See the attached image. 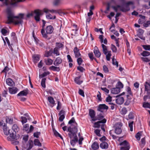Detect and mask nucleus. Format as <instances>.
<instances>
[{
	"label": "nucleus",
	"instance_id": "obj_52",
	"mask_svg": "<svg viewBox=\"0 0 150 150\" xmlns=\"http://www.w3.org/2000/svg\"><path fill=\"white\" fill-rule=\"evenodd\" d=\"M53 53L54 54H56V55H59L60 53L58 51L57 48L55 47L54 49Z\"/></svg>",
	"mask_w": 150,
	"mask_h": 150
},
{
	"label": "nucleus",
	"instance_id": "obj_28",
	"mask_svg": "<svg viewBox=\"0 0 150 150\" xmlns=\"http://www.w3.org/2000/svg\"><path fill=\"white\" fill-rule=\"evenodd\" d=\"M92 148L93 149H98L99 148V144L96 142H94L92 145Z\"/></svg>",
	"mask_w": 150,
	"mask_h": 150
},
{
	"label": "nucleus",
	"instance_id": "obj_36",
	"mask_svg": "<svg viewBox=\"0 0 150 150\" xmlns=\"http://www.w3.org/2000/svg\"><path fill=\"white\" fill-rule=\"evenodd\" d=\"M6 121L7 123H9L10 124H12L13 122V119L9 117H6Z\"/></svg>",
	"mask_w": 150,
	"mask_h": 150
},
{
	"label": "nucleus",
	"instance_id": "obj_43",
	"mask_svg": "<svg viewBox=\"0 0 150 150\" xmlns=\"http://www.w3.org/2000/svg\"><path fill=\"white\" fill-rule=\"evenodd\" d=\"M134 122L133 121L130 122L129 123V127L130 128V130L131 131H132L133 130V124Z\"/></svg>",
	"mask_w": 150,
	"mask_h": 150
},
{
	"label": "nucleus",
	"instance_id": "obj_6",
	"mask_svg": "<svg viewBox=\"0 0 150 150\" xmlns=\"http://www.w3.org/2000/svg\"><path fill=\"white\" fill-rule=\"evenodd\" d=\"M119 145L120 146H122L120 148V150H122L124 149L130 148V146L129 143L126 141L124 140L123 142L120 143Z\"/></svg>",
	"mask_w": 150,
	"mask_h": 150
},
{
	"label": "nucleus",
	"instance_id": "obj_47",
	"mask_svg": "<svg viewBox=\"0 0 150 150\" xmlns=\"http://www.w3.org/2000/svg\"><path fill=\"white\" fill-rule=\"evenodd\" d=\"M53 131L54 135L56 137H59L61 139H63V138L61 136V135L56 130H54Z\"/></svg>",
	"mask_w": 150,
	"mask_h": 150
},
{
	"label": "nucleus",
	"instance_id": "obj_12",
	"mask_svg": "<svg viewBox=\"0 0 150 150\" xmlns=\"http://www.w3.org/2000/svg\"><path fill=\"white\" fill-rule=\"evenodd\" d=\"M28 93V90L26 88L20 91L17 95L18 96H26Z\"/></svg>",
	"mask_w": 150,
	"mask_h": 150
},
{
	"label": "nucleus",
	"instance_id": "obj_60",
	"mask_svg": "<svg viewBox=\"0 0 150 150\" xmlns=\"http://www.w3.org/2000/svg\"><path fill=\"white\" fill-rule=\"evenodd\" d=\"M77 69L81 72H83L85 70V69L83 67L80 66L78 67H77Z\"/></svg>",
	"mask_w": 150,
	"mask_h": 150
},
{
	"label": "nucleus",
	"instance_id": "obj_5",
	"mask_svg": "<svg viewBox=\"0 0 150 150\" xmlns=\"http://www.w3.org/2000/svg\"><path fill=\"white\" fill-rule=\"evenodd\" d=\"M7 139L8 140L11 141V144L14 145H17L19 143L18 141L16 140L17 139L15 134L13 132H12L11 134H10V135L7 137Z\"/></svg>",
	"mask_w": 150,
	"mask_h": 150
},
{
	"label": "nucleus",
	"instance_id": "obj_16",
	"mask_svg": "<svg viewBox=\"0 0 150 150\" xmlns=\"http://www.w3.org/2000/svg\"><path fill=\"white\" fill-rule=\"evenodd\" d=\"M118 97L116 100V103L117 104L119 105L122 104L124 102V100L123 97L118 96Z\"/></svg>",
	"mask_w": 150,
	"mask_h": 150
},
{
	"label": "nucleus",
	"instance_id": "obj_42",
	"mask_svg": "<svg viewBox=\"0 0 150 150\" xmlns=\"http://www.w3.org/2000/svg\"><path fill=\"white\" fill-rule=\"evenodd\" d=\"M10 4L13 6H17L16 0H11V2L10 3Z\"/></svg>",
	"mask_w": 150,
	"mask_h": 150
},
{
	"label": "nucleus",
	"instance_id": "obj_11",
	"mask_svg": "<svg viewBox=\"0 0 150 150\" xmlns=\"http://www.w3.org/2000/svg\"><path fill=\"white\" fill-rule=\"evenodd\" d=\"M93 52L96 57L97 58H99L101 56V54L97 47L96 46L94 47Z\"/></svg>",
	"mask_w": 150,
	"mask_h": 150
},
{
	"label": "nucleus",
	"instance_id": "obj_15",
	"mask_svg": "<svg viewBox=\"0 0 150 150\" xmlns=\"http://www.w3.org/2000/svg\"><path fill=\"white\" fill-rule=\"evenodd\" d=\"M106 120L105 118H103L102 120L95 122L94 123V125L95 126V127L97 128H99L100 127V123H105L106 122Z\"/></svg>",
	"mask_w": 150,
	"mask_h": 150
},
{
	"label": "nucleus",
	"instance_id": "obj_33",
	"mask_svg": "<svg viewBox=\"0 0 150 150\" xmlns=\"http://www.w3.org/2000/svg\"><path fill=\"white\" fill-rule=\"evenodd\" d=\"M127 112V110L125 108H122L120 111V113L122 115H125Z\"/></svg>",
	"mask_w": 150,
	"mask_h": 150
},
{
	"label": "nucleus",
	"instance_id": "obj_49",
	"mask_svg": "<svg viewBox=\"0 0 150 150\" xmlns=\"http://www.w3.org/2000/svg\"><path fill=\"white\" fill-rule=\"evenodd\" d=\"M29 129V125L28 124H26L24 125L23 126V130L26 131H28Z\"/></svg>",
	"mask_w": 150,
	"mask_h": 150
},
{
	"label": "nucleus",
	"instance_id": "obj_14",
	"mask_svg": "<svg viewBox=\"0 0 150 150\" xmlns=\"http://www.w3.org/2000/svg\"><path fill=\"white\" fill-rule=\"evenodd\" d=\"M104 117V113L100 112L99 113H98L97 116L95 117V119H93L94 121H95L97 120H101L103 119Z\"/></svg>",
	"mask_w": 150,
	"mask_h": 150
},
{
	"label": "nucleus",
	"instance_id": "obj_41",
	"mask_svg": "<svg viewBox=\"0 0 150 150\" xmlns=\"http://www.w3.org/2000/svg\"><path fill=\"white\" fill-rule=\"evenodd\" d=\"M56 47L58 49L63 48L64 47V45L62 43L60 42H56Z\"/></svg>",
	"mask_w": 150,
	"mask_h": 150
},
{
	"label": "nucleus",
	"instance_id": "obj_50",
	"mask_svg": "<svg viewBox=\"0 0 150 150\" xmlns=\"http://www.w3.org/2000/svg\"><path fill=\"white\" fill-rule=\"evenodd\" d=\"M9 70V68L7 66H6L5 67L4 69L1 71V73H4L5 74V75H6L7 72Z\"/></svg>",
	"mask_w": 150,
	"mask_h": 150
},
{
	"label": "nucleus",
	"instance_id": "obj_55",
	"mask_svg": "<svg viewBox=\"0 0 150 150\" xmlns=\"http://www.w3.org/2000/svg\"><path fill=\"white\" fill-rule=\"evenodd\" d=\"M114 56H113V57L112 59V63L113 65H116L117 67H118V62H117V61H116L115 62V58H114Z\"/></svg>",
	"mask_w": 150,
	"mask_h": 150
},
{
	"label": "nucleus",
	"instance_id": "obj_24",
	"mask_svg": "<svg viewBox=\"0 0 150 150\" xmlns=\"http://www.w3.org/2000/svg\"><path fill=\"white\" fill-rule=\"evenodd\" d=\"M3 130L4 134L6 135H8L9 134L10 135V134H11V133L10 130H8V128L6 126H4Z\"/></svg>",
	"mask_w": 150,
	"mask_h": 150
},
{
	"label": "nucleus",
	"instance_id": "obj_26",
	"mask_svg": "<svg viewBox=\"0 0 150 150\" xmlns=\"http://www.w3.org/2000/svg\"><path fill=\"white\" fill-rule=\"evenodd\" d=\"M49 69L50 70L57 72L59 71L60 70V68L59 67H57L54 66L50 67Z\"/></svg>",
	"mask_w": 150,
	"mask_h": 150
},
{
	"label": "nucleus",
	"instance_id": "obj_61",
	"mask_svg": "<svg viewBox=\"0 0 150 150\" xmlns=\"http://www.w3.org/2000/svg\"><path fill=\"white\" fill-rule=\"evenodd\" d=\"M40 134V132H36L34 133L33 136L34 137H35L37 138L39 137V136Z\"/></svg>",
	"mask_w": 150,
	"mask_h": 150
},
{
	"label": "nucleus",
	"instance_id": "obj_31",
	"mask_svg": "<svg viewBox=\"0 0 150 150\" xmlns=\"http://www.w3.org/2000/svg\"><path fill=\"white\" fill-rule=\"evenodd\" d=\"M12 129L16 133L19 130V128L16 124H14L12 127Z\"/></svg>",
	"mask_w": 150,
	"mask_h": 150
},
{
	"label": "nucleus",
	"instance_id": "obj_64",
	"mask_svg": "<svg viewBox=\"0 0 150 150\" xmlns=\"http://www.w3.org/2000/svg\"><path fill=\"white\" fill-rule=\"evenodd\" d=\"M150 25V21H148L146 23H144V24L143 25L145 27H147L149 26Z\"/></svg>",
	"mask_w": 150,
	"mask_h": 150
},
{
	"label": "nucleus",
	"instance_id": "obj_21",
	"mask_svg": "<svg viewBox=\"0 0 150 150\" xmlns=\"http://www.w3.org/2000/svg\"><path fill=\"white\" fill-rule=\"evenodd\" d=\"M120 91V88L116 87V88H113L111 89V93L113 94H117Z\"/></svg>",
	"mask_w": 150,
	"mask_h": 150
},
{
	"label": "nucleus",
	"instance_id": "obj_4",
	"mask_svg": "<svg viewBox=\"0 0 150 150\" xmlns=\"http://www.w3.org/2000/svg\"><path fill=\"white\" fill-rule=\"evenodd\" d=\"M54 30V28L51 25L47 26L45 28L46 33H45V29L43 28L41 30V33L43 37L45 38H47L48 37L47 34H50L52 33Z\"/></svg>",
	"mask_w": 150,
	"mask_h": 150
},
{
	"label": "nucleus",
	"instance_id": "obj_22",
	"mask_svg": "<svg viewBox=\"0 0 150 150\" xmlns=\"http://www.w3.org/2000/svg\"><path fill=\"white\" fill-rule=\"evenodd\" d=\"M100 147L102 149H106L108 147V144L105 142H103L100 144Z\"/></svg>",
	"mask_w": 150,
	"mask_h": 150
},
{
	"label": "nucleus",
	"instance_id": "obj_27",
	"mask_svg": "<svg viewBox=\"0 0 150 150\" xmlns=\"http://www.w3.org/2000/svg\"><path fill=\"white\" fill-rule=\"evenodd\" d=\"M45 62L47 65H50L52 64L53 61L51 59L47 58V59H45Z\"/></svg>",
	"mask_w": 150,
	"mask_h": 150
},
{
	"label": "nucleus",
	"instance_id": "obj_39",
	"mask_svg": "<svg viewBox=\"0 0 150 150\" xmlns=\"http://www.w3.org/2000/svg\"><path fill=\"white\" fill-rule=\"evenodd\" d=\"M50 74V72L49 71L45 72L41 74L40 75L39 77L40 78H43Z\"/></svg>",
	"mask_w": 150,
	"mask_h": 150
},
{
	"label": "nucleus",
	"instance_id": "obj_19",
	"mask_svg": "<svg viewBox=\"0 0 150 150\" xmlns=\"http://www.w3.org/2000/svg\"><path fill=\"white\" fill-rule=\"evenodd\" d=\"M6 84L9 86H13L15 85V83L12 79L10 78H8L6 80Z\"/></svg>",
	"mask_w": 150,
	"mask_h": 150
},
{
	"label": "nucleus",
	"instance_id": "obj_20",
	"mask_svg": "<svg viewBox=\"0 0 150 150\" xmlns=\"http://www.w3.org/2000/svg\"><path fill=\"white\" fill-rule=\"evenodd\" d=\"M47 100L51 104V107H53L55 105V101L52 97H48L47 98Z\"/></svg>",
	"mask_w": 150,
	"mask_h": 150
},
{
	"label": "nucleus",
	"instance_id": "obj_18",
	"mask_svg": "<svg viewBox=\"0 0 150 150\" xmlns=\"http://www.w3.org/2000/svg\"><path fill=\"white\" fill-rule=\"evenodd\" d=\"M62 62V59L59 57L56 58L55 61H54L53 64L55 66H58Z\"/></svg>",
	"mask_w": 150,
	"mask_h": 150
},
{
	"label": "nucleus",
	"instance_id": "obj_2",
	"mask_svg": "<svg viewBox=\"0 0 150 150\" xmlns=\"http://www.w3.org/2000/svg\"><path fill=\"white\" fill-rule=\"evenodd\" d=\"M6 13L7 15V21L6 23L10 24L13 22V19L15 18L21 19L22 20L23 18L24 14L23 13H20L18 16H15L14 13L12 12L11 8L8 7L6 9Z\"/></svg>",
	"mask_w": 150,
	"mask_h": 150
},
{
	"label": "nucleus",
	"instance_id": "obj_32",
	"mask_svg": "<svg viewBox=\"0 0 150 150\" xmlns=\"http://www.w3.org/2000/svg\"><path fill=\"white\" fill-rule=\"evenodd\" d=\"M123 84L120 81H119L117 83V84L116 85V87L120 88V89L121 88H122L123 87Z\"/></svg>",
	"mask_w": 150,
	"mask_h": 150
},
{
	"label": "nucleus",
	"instance_id": "obj_59",
	"mask_svg": "<svg viewBox=\"0 0 150 150\" xmlns=\"http://www.w3.org/2000/svg\"><path fill=\"white\" fill-rule=\"evenodd\" d=\"M128 117L129 119H133L134 118L133 113L132 112H130L128 115Z\"/></svg>",
	"mask_w": 150,
	"mask_h": 150
},
{
	"label": "nucleus",
	"instance_id": "obj_25",
	"mask_svg": "<svg viewBox=\"0 0 150 150\" xmlns=\"http://www.w3.org/2000/svg\"><path fill=\"white\" fill-rule=\"evenodd\" d=\"M14 19H13V22L12 23H13L15 25H17L19 24H21L23 22L22 20L21 19H17L16 20H14Z\"/></svg>",
	"mask_w": 150,
	"mask_h": 150
},
{
	"label": "nucleus",
	"instance_id": "obj_8",
	"mask_svg": "<svg viewBox=\"0 0 150 150\" xmlns=\"http://www.w3.org/2000/svg\"><path fill=\"white\" fill-rule=\"evenodd\" d=\"M108 108V106L105 104H99L97 107V110L104 113L103 110L105 109L107 110Z\"/></svg>",
	"mask_w": 150,
	"mask_h": 150
},
{
	"label": "nucleus",
	"instance_id": "obj_37",
	"mask_svg": "<svg viewBox=\"0 0 150 150\" xmlns=\"http://www.w3.org/2000/svg\"><path fill=\"white\" fill-rule=\"evenodd\" d=\"M141 54L143 57L148 56L150 55V52L147 51H144Z\"/></svg>",
	"mask_w": 150,
	"mask_h": 150
},
{
	"label": "nucleus",
	"instance_id": "obj_30",
	"mask_svg": "<svg viewBox=\"0 0 150 150\" xmlns=\"http://www.w3.org/2000/svg\"><path fill=\"white\" fill-rule=\"evenodd\" d=\"M126 91H127V93L128 94V95H127V98H128L129 97V95H130L131 96H132L133 94L131 91V89L130 87H128L127 88Z\"/></svg>",
	"mask_w": 150,
	"mask_h": 150
},
{
	"label": "nucleus",
	"instance_id": "obj_23",
	"mask_svg": "<svg viewBox=\"0 0 150 150\" xmlns=\"http://www.w3.org/2000/svg\"><path fill=\"white\" fill-rule=\"evenodd\" d=\"M81 77V76H80L78 77H76L74 79V80L76 83L78 85H80L83 83V81L81 80L80 79Z\"/></svg>",
	"mask_w": 150,
	"mask_h": 150
},
{
	"label": "nucleus",
	"instance_id": "obj_56",
	"mask_svg": "<svg viewBox=\"0 0 150 150\" xmlns=\"http://www.w3.org/2000/svg\"><path fill=\"white\" fill-rule=\"evenodd\" d=\"M79 94L81 96L83 97L85 96L84 91L82 90L81 89H79Z\"/></svg>",
	"mask_w": 150,
	"mask_h": 150
},
{
	"label": "nucleus",
	"instance_id": "obj_40",
	"mask_svg": "<svg viewBox=\"0 0 150 150\" xmlns=\"http://www.w3.org/2000/svg\"><path fill=\"white\" fill-rule=\"evenodd\" d=\"M46 80V78H42V79L41 82V85L42 87L45 88L46 87L45 85V81Z\"/></svg>",
	"mask_w": 150,
	"mask_h": 150
},
{
	"label": "nucleus",
	"instance_id": "obj_38",
	"mask_svg": "<svg viewBox=\"0 0 150 150\" xmlns=\"http://www.w3.org/2000/svg\"><path fill=\"white\" fill-rule=\"evenodd\" d=\"M102 47L103 48V52L105 54H106L108 53L107 49L106 46L103 44H102Z\"/></svg>",
	"mask_w": 150,
	"mask_h": 150
},
{
	"label": "nucleus",
	"instance_id": "obj_10",
	"mask_svg": "<svg viewBox=\"0 0 150 150\" xmlns=\"http://www.w3.org/2000/svg\"><path fill=\"white\" fill-rule=\"evenodd\" d=\"M75 57L76 58L81 57V54L80 52V50L77 47H75L73 50Z\"/></svg>",
	"mask_w": 150,
	"mask_h": 150
},
{
	"label": "nucleus",
	"instance_id": "obj_48",
	"mask_svg": "<svg viewBox=\"0 0 150 150\" xmlns=\"http://www.w3.org/2000/svg\"><path fill=\"white\" fill-rule=\"evenodd\" d=\"M111 49L113 52L116 53L117 51V50L116 47L113 45L112 44L111 45Z\"/></svg>",
	"mask_w": 150,
	"mask_h": 150
},
{
	"label": "nucleus",
	"instance_id": "obj_62",
	"mask_svg": "<svg viewBox=\"0 0 150 150\" xmlns=\"http://www.w3.org/2000/svg\"><path fill=\"white\" fill-rule=\"evenodd\" d=\"M143 47L145 50H150V45H144Z\"/></svg>",
	"mask_w": 150,
	"mask_h": 150
},
{
	"label": "nucleus",
	"instance_id": "obj_44",
	"mask_svg": "<svg viewBox=\"0 0 150 150\" xmlns=\"http://www.w3.org/2000/svg\"><path fill=\"white\" fill-rule=\"evenodd\" d=\"M106 55V59L107 61H110V57L112 54L111 51L108 52V54Z\"/></svg>",
	"mask_w": 150,
	"mask_h": 150
},
{
	"label": "nucleus",
	"instance_id": "obj_54",
	"mask_svg": "<svg viewBox=\"0 0 150 150\" xmlns=\"http://www.w3.org/2000/svg\"><path fill=\"white\" fill-rule=\"evenodd\" d=\"M143 107L145 108H150V106L149 103H143Z\"/></svg>",
	"mask_w": 150,
	"mask_h": 150
},
{
	"label": "nucleus",
	"instance_id": "obj_29",
	"mask_svg": "<svg viewBox=\"0 0 150 150\" xmlns=\"http://www.w3.org/2000/svg\"><path fill=\"white\" fill-rule=\"evenodd\" d=\"M52 51L51 50L49 51H46L45 52L44 56L45 57H48L51 56L53 53Z\"/></svg>",
	"mask_w": 150,
	"mask_h": 150
},
{
	"label": "nucleus",
	"instance_id": "obj_57",
	"mask_svg": "<svg viewBox=\"0 0 150 150\" xmlns=\"http://www.w3.org/2000/svg\"><path fill=\"white\" fill-rule=\"evenodd\" d=\"M141 59L142 61L144 62H148L150 61V59L147 57H142Z\"/></svg>",
	"mask_w": 150,
	"mask_h": 150
},
{
	"label": "nucleus",
	"instance_id": "obj_46",
	"mask_svg": "<svg viewBox=\"0 0 150 150\" xmlns=\"http://www.w3.org/2000/svg\"><path fill=\"white\" fill-rule=\"evenodd\" d=\"M77 62L79 65H80L83 62V60L81 57H80L77 58Z\"/></svg>",
	"mask_w": 150,
	"mask_h": 150
},
{
	"label": "nucleus",
	"instance_id": "obj_7",
	"mask_svg": "<svg viewBox=\"0 0 150 150\" xmlns=\"http://www.w3.org/2000/svg\"><path fill=\"white\" fill-rule=\"evenodd\" d=\"M122 123L120 122L117 123L115 124V133L117 134H120L122 132L121 127Z\"/></svg>",
	"mask_w": 150,
	"mask_h": 150
},
{
	"label": "nucleus",
	"instance_id": "obj_35",
	"mask_svg": "<svg viewBox=\"0 0 150 150\" xmlns=\"http://www.w3.org/2000/svg\"><path fill=\"white\" fill-rule=\"evenodd\" d=\"M5 40L7 42V43L9 46V49L11 50V51H13V48H12L11 45L9 41L8 38L7 37L5 38Z\"/></svg>",
	"mask_w": 150,
	"mask_h": 150
},
{
	"label": "nucleus",
	"instance_id": "obj_17",
	"mask_svg": "<svg viewBox=\"0 0 150 150\" xmlns=\"http://www.w3.org/2000/svg\"><path fill=\"white\" fill-rule=\"evenodd\" d=\"M9 92L11 94H15L17 92L18 89L16 87L8 88Z\"/></svg>",
	"mask_w": 150,
	"mask_h": 150
},
{
	"label": "nucleus",
	"instance_id": "obj_63",
	"mask_svg": "<svg viewBox=\"0 0 150 150\" xmlns=\"http://www.w3.org/2000/svg\"><path fill=\"white\" fill-rule=\"evenodd\" d=\"M62 104L61 102L58 101L57 102V110H59L61 108Z\"/></svg>",
	"mask_w": 150,
	"mask_h": 150
},
{
	"label": "nucleus",
	"instance_id": "obj_1",
	"mask_svg": "<svg viewBox=\"0 0 150 150\" xmlns=\"http://www.w3.org/2000/svg\"><path fill=\"white\" fill-rule=\"evenodd\" d=\"M68 124L71 125V126L68 127L67 128V132H69L68 135L71 139L70 141L71 144L73 146H74L78 140L77 136L78 131L77 124L74 117H72L69 121Z\"/></svg>",
	"mask_w": 150,
	"mask_h": 150
},
{
	"label": "nucleus",
	"instance_id": "obj_3",
	"mask_svg": "<svg viewBox=\"0 0 150 150\" xmlns=\"http://www.w3.org/2000/svg\"><path fill=\"white\" fill-rule=\"evenodd\" d=\"M133 4L134 3L132 1H129L125 4V6L118 5L116 6H112V8L116 12L117 11L118 8H120V10L122 12H126L130 10L129 6L130 5H133Z\"/></svg>",
	"mask_w": 150,
	"mask_h": 150
},
{
	"label": "nucleus",
	"instance_id": "obj_58",
	"mask_svg": "<svg viewBox=\"0 0 150 150\" xmlns=\"http://www.w3.org/2000/svg\"><path fill=\"white\" fill-rule=\"evenodd\" d=\"M103 71L105 73H108L109 72V70L108 67L105 65H104L103 67Z\"/></svg>",
	"mask_w": 150,
	"mask_h": 150
},
{
	"label": "nucleus",
	"instance_id": "obj_51",
	"mask_svg": "<svg viewBox=\"0 0 150 150\" xmlns=\"http://www.w3.org/2000/svg\"><path fill=\"white\" fill-rule=\"evenodd\" d=\"M21 122L23 124L26 123L27 122V118L26 117L22 116L21 117Z\"/></svg>",
	"mask_w": 150,
	"mask_h": 150
},
{
	"label": "nucleus",
	"instance_id": "obj_34",
	"mask_svg": "<svg viewBox=\"0 0 150 150\" xmlns=\"http://www.w3.org/2000/svg\"><path fill=\"white\" fill-rule=\"evenodd\" d=\"M34 142L35 145H37L39 146H42L41 143L38 139H35L34 141Z\"/></svg>",
	"mask_w": 150,
	"mask_h": 150
},
{
	"label": "nucleus",
	"instance_id": "obj_13",
	"mask_svg": "<svg viewBox=\"0 0 150 150\" xmlns=\"http://www.w3.org/2000/svg\"><path fill=\"white\" fill-rule=\"evenodd\" d=\"M89 115L92 121H94L93 119H95L96 112L94 110L92 109H90L89 111Z\"/></svg>",
	"mask_w": 150,
	"mask_h": 150
},
{
	"label": "nucleus",
	"instance_id": "obj_45",
	"mask_svg": "<svg viewBox=\"0 0 150 150\" xmlns=\"http://www.w3.org/2000/svg\"><path fill=\"white\" fill-rule=\"evenodd\" d=\"M61 0H54L53 4L55 6H57L61 4Z\"/></svg>",
	"mask_w": 150,
	"mask_h": 150
},
{
	"label": "nucleus",
	"instance_id": "obj_9",
	"mask_svg": "<svg viewBox=\"0 0 150 150\" xmlns=\"http://www.w3.org/2000/svg\"><path fill=\"white\" fill-rule=\"evenodd\" d=\"M65 111L62 110L59 113V115L60 116L59 118V121L60 122L63 121L65 117Z\"/></svg>",
	"mask_w": 150,
	"mask_h": 150
},
{
	"label": "nucleus",
	"instance_id": "obj_53",
	"mask_svg": "<svg viewBox=\"0 0 150 150\" xmlns=\"http://www.w3.org/2000/svg\"><path fill=\"white\" fill-rule=\"evenodd\" d=\"M100 130L99 129H96L94 131L95 133L96 134L97 136L98 137H101V135L100 133Z\"/></svg>",
	"mask_w": 150,
	"mask_h": 150
}]
</instances>
